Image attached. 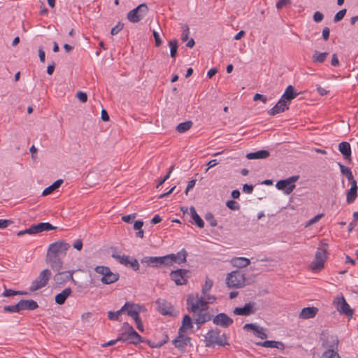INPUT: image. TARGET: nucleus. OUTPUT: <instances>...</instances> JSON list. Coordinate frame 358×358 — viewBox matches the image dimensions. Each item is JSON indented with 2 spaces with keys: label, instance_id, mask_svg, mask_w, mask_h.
<instances>
[{
  "label": "nucleus",
  "instance_id": "42",
  "mask_svg": "<svg viewBox=\"0 0 358 358\" xmlns=\"http://www.w3.org/2000/svg\"><path fill=\"white\" fill-rule=\"evenodd\" d=\"M169 45L170 47V56L172 58H175L177 55L178 50V41L176 39L171 40L169 42Z\"/></svg>",
  "mask_w": 358,
  "mask_h": 358
},
{
  "label": "nucleus",
  "instance_id": "36",
  "mask_svg": "<svg viewBox=\"0 0 358 358\" xmlns=\"http://www.w3.org/2000/svg\"><path fill=\"white\" fill-rule=\"evenodd\" d=\"M63 183V180L59 179L54 182L51 185L43 189L42 196H47L59 188Z\"/></svg>",
  "mask_w": 358,
  "mask_h": 358
},
{
  "label": "nucleus",
  "instance_id": "49",
  "mask_svg": "<svg viewBox=\"0 0 358 358\" xmlns=\"http://www.w3.org/2000/svg\"><path fill=\"white\" fill-rule=\"evenodd\" d=\"M226 206L231 210H238L240 209V205L234 200H229L226 203Z\"/></svg>",
  "mask_w": 358,
  "mask_h": 358
},
{
  "label": "nucleus",
  "instance_id": "62",
  "mask_svg": "<svg viewBox=\"0 0 358 358\" xmlns=\"http://www.w3.org/2000/svg\"><path fill=\"white\" fill-rule=\"evenodd\" d=\"M253 189L252 185L245 184L243 186V191L247 194H251L253 192Z\"/></svg>",
  "mask_w": 358,
  "mask_h": 358
},
{
  "label": "nucleus",
  "instance_id": "12",
  "mask_svg": "<svg viewBox=\"0 0 358 358\" xmlns=\"http://www.w3.org/2000/svg\"><path fill=\"white\" fill-rule=\"evenodd\" d=\"M189 270H171L170 277L177 285H185L189 278Z\"/></svg>",
  "mask_w": 358,
  "mask_h": 358
},
{
  "label": "nucleus",
  "instance_id": "47",
  "mask_svg": "<svg viewBox=\"0 0 358 358\" xmlns=\"http://www.w3.org/2000/svg\"><path fill=\"white\" fill-rule=\"evenodd\" d=\"M73 272H74V270H71V271H68V272L57 273L55 276V280H56L57 282H59L60 280H63V278H62L63 275H65L66 278H71Z\"/></svg>",
  "mask_w": 358,
  "mask_h": 358
},
{
  "label": "nucleus",
  "instance_id": "5",
  "mask_svg": "<svg viewBox=\"0 0 358 358\" xmlns=\"http://www.w3.org/2000/svg\"><path fill=\"white\" fill-rule=\"evenodd\" d=\"M206 345L208 347H214L215 345L224 346L227 343L224 334L220 335L216 330H210L205 336Z\"/></svg>",
  "mask_w": 358,
  "mask_h": 358
},
{
  "label": "nucleus",
  "instance_id": "7",
  "mask_svg": "<svg viewBox=\"0 0 358 358\" xmlns=\"http://www.w3.org/2000/svg\"><path fill=\"white\" fill-rule=\"evenodd\" d=\"M148 12V7L145 3H141L127 14V19L132 23H137L142 20Z\"/></svg>",
  "mask_w": 358,
  "mask_h": 358
},
{
  "label": "nucleus",
  "instance_id": "46",
  "mask_svg": "<svg viewBox=\"0 0 358 358\" xmlns=\"http://www.w3.org/2000/svg\"><path fill=\"white\" fill-rule=\"evenodd\" d=\"M204 217H205L206 220L209 222V224L211 227H216L217 225V222L215 219L214 215L212 213H210V212L207 213L205 215Z\"/></svg>",
  "mask_w": 358,
  "mask_h": 358
},
{
  "label": "nucleus",
  "instance_id": "51",
  "mask_svg": "<svg viewBox=\"0 0 358 358\" xmlns=\"http://www.w3.org/2000/svg\"><path fill=\"white\" fill-rule=\"evenodd\" d=\"M36 234V230H35V227H34V225H31L29 229H27L25 230H23V231H20L17 232V235L18 236H21L24 234Z\"/></svg>",
  "mask_w": 358,
  "mask_h": 358
},
{
  "label": "nucleus",
  "instance_id": "53",
  "mask_svg": "<svg viewBox=\"0 0 358 358\" xmlns=\"http://www.w3.org/2000/svg\"><path fill=\"white\" fill-rule=\"evenodd\" d=\"M346 13V9H342L339 10L334 16V22H338L343 19L345 17V15Z\"/></svg>",
  "mask_w": 358,
  "mask_h": 358
},
{
  "label": "nucleus",
  "instance_id": "52",
  "mask_svg": "<svg viewBox=\"0 0 358 358\" xmlns=\"http://www.w3.org/2000/svg\"><path fill=\"white\" fill-rule=\"evenodd\" d=\"M121 314L119 312V310L113 312V311H109L108 313V317L110 320H114L117 321L120 320V317Z\"/></svg>",
  "mask_w": 358,
  "mask_h": 358
},
{
  "label": "nucleus",
  "instance_id": "63",
  "mask_svg": "<svg viewBox=\"0 0 358 358\" xmlns=\"http://www.w3.org/2000/svg\"><path fill=\"white\" fill-rule=\"evenodd\" d=\"M331 64L333 66H338L340 65L339 60L338 59V56L336 53L332 55L331 60Z\"/></svg>",
  "mask_w": 358,
  "mask_h": 358
},
{
  "label": "nucleus",
  "instance_id": "35",
  "mask_svg": "<svg viewBox=\"0 0 358 358\" xmlns=\"http://www.w3.org/2000/svg\"><path fill=\"white\" fill-rule=\"evenodd\" d=\"M34 227L36 234L44 231H50L57 229L56 227L52 226L49 222H40L37 224H34Z\"/></svg>",
  "mask_w": 358,
  "mask_h": 358
},
{
  "label": "nucleus",
  "instance_id": "9",
  "mask_svg": "<svg viewBox=\"0 0 358 358\" xmlns=\"http://www.w3.org/2000/svg\"><path fill=\"white\" fill-rule=\"evenodd\" d=\"M50 275V270H43L38 277L31 282L29 287L30 292H35L45 287L48 284Z\"/></svg>",
  "mask_w": 358,
  "mask_h": 358
},
{
  "label": "nucleus",
  "instance_id": "54",
  "mask_svg": "<svg viewBox=\"0 0 358 358\" xmlns=\"http://www.w3.org/2000/svg\"><path fill=\"white\" fill-rule=\"evenodd\" d=\"M124 27V24L118 22L114 27L111 29L110 34L115 35L119 33Z\"/></svg>",
  "mask_w": 358,
  "mask_h": 358
},
{
  "label": "nucleus",
  "instance_id": "31",
  "mask_svg": "<svg viewBox=\"0 0 358 358\" xmlns=\"http://www.w3.org/2000/svg\"><path fill=\"white\" fill-rule=\"evenodd\" d=\"M270 153L268 150H261L255 152H250L246 155V157L248 159H266L268 157Z\"/></svg>",
  "mask_w": 358,
  "mask_h": 358
},
{
  "label": "nucleus",
  "instance_id": "17",
  "mask_svg": "<svg viewBox=\"0 0 358 358\" xmlns=\"http://www.w3.org/2000/svg\"><path fill=\"white\" fill-rule=\"evenodd\" d=\"M101 275V280L103 284L108 285L116 282L119 279L117 273L112 272L111 270H96Z\"/></svg>",
  "mask_w": 358,
  "mask_h": 358
},
{
  "label": "nucleus",
  "instance_id": "50",
  "mask_svg": "<svg viewBox=\"0 0 358 358\" xmlns=\"http://www.w3.org/2000/svg\"><path fill=\"white\" fill-rule=\"evenodd\" d=\"M189 35V29L188 25L185 24L182 26V32L181 34V39L182 41H186L188 40Z\"/></svg>",
  "mask_w": 358,
  "mask_h": 358
},
{
  "label": "nucleus",
  "instance_id": "8",
  "mask_svg": "<svg viewBox=\"0 0 358 358\" xmlns=\"http://www.w3.org/2000/svg\"><path fill=\"white\" fill-rule=\"evenodd\" d=\"M163 257L164 266H172L173 264H181L186 262L187 252L183 248L176 254L172 253Z\"/></svg>",
  "mask_w": 358,
  "mask_h": 358
},
{
  "label": "nucleus",
  "instance_id": "41",
  "mask_svg": "<svg viewBox=\"0 0 358 358\" xmlns=\"http://www.w3.org/2000/svg\"><path fill=\"white\" fill-rule=\"evenodd\" d=\"M357 196V189H350L346 194V201L348 204L355 201Z\"/></svg>",
  "mask_w": 358,
  "mask_h": 358
},
{
  "label": "nucleus",
  "instance_id": "38",
  "mask_svg": "<svg viewBox=\"0 0 358 358\" xmlns=\"http://www.w3.org/2000/svg\"><path fill=\"white\" fill-rule=\"evenodd\" d=\"M135 306L138 308H136V310H142L143 309H144V307L142 306H140V305H138V304H134V303H130V302H126L124 303V305L120 309L118 310L119 312L120 313V314L122 315V313L124 311H127V315H129V311L131 310V309H134L133 307Z\"/></svg>",
  "mask_w": 358,
  "mask_h": 358
},
{
  "label": "nucleus",
  "instance_id": "24",
  "mask_svg": "<svg viewBox=\"0 0 358 358\" xmlns=\"http://www.w3.org/2000/svg\"><path fill=\"white\" fill-rule=\"evenodd\" d=\"M318 308L316 307H306L301 310L299 317L303 320L313 318L317 313Z\"/></svg>",
  "mask_w": 358,
  "mask_h": 358
},
{
  "label": "nucleus",
  "instance_id": "60",
  "mask_svg": "<svg viewBox=\"0 0 358 358\" xmlns=\"http://www.w3.org/2000/svg\"><path fill=\"white\" fill-rule=\"evenodd\" d=\"M323 18L324 15L319 11H316L313 15V20L315 22H320Z\"/></svg>",
  "mask_w": 358,
  "mask_h": 358
},
{
  "label": "nucleus",
  "instance_id": "11",
  "mask_svg": "<svg viewBox=\"0 0 358 358\" xmlns=\"http://www.w3.org/2000/svg\"><path fill=\"white\" fill-rule=\"evenodd\" d=\"M327 259V245H323L317 248L315 253L314 266L311 268H322Z\"/></svg>",
  "mask_w": 358,
  "mask_h": 358
},
{
  "label": "nucleus",
  "instance_id": "57",
  "mask_svg": "<svg viewBox=\"0 0 358 358\" xmlns=\"http://www.w3.org/2000/svg\"><path fill=\"white\" fill-rule=\"evenodd\" d=\"M76 97L82 102L85 103L87 101V95L85 92L79 91L76 94Z\"/></svg>",
  "mask_w": 358,
  "mask_h": 358
},
{
  "label": "nucleus",
  "instance_id": "15",
  "mask_svg": "<svg viewBox=\"0 0 358 358\" xmlns=\"http://www.w3.org/2000/svg\"><path fill=\"white\" fill-rule=\"evenodd\" d=\"M330 338L331 341L329 344H323V345H325L327 348V350L322 354V357L324 358H333L337 351L338 345V337L331 336Z\"/></svg>",
  "mask_w": 358,
  "mask_h": 358
},
{
  "label": "nucleus",
  "instance_id": "3",
  "mask_svg": "<svg viewBox=\"0 0 358 358\" xmlns=\"http://www.w3.org/2000/svg\"><path fill=\"white\" fill-rule=\"evenodd\" d=\"M244 270H233L228 274L226 283L229 288H239L245 285V277Z\"/></svg>",
  "mask_w": 358,
  "mask_h": 358
},
{
  "label": "nucleus",
  "instance_id": "22",
  "mask_svg": "<svg viewBox=\"0 0 358 358\" xmlns=\"http://www.w3.org/2000/svg\"><path fill=\"white\" fill-rule=\"evenodd\" d=\"M62 257V256L47 252V262L52 268H62L63 265Z\"/></svg>",
  "mask_w": 358,
  "mask_h": 358
},
{
  "label": "nucleus",
  "instance_id": "14",
  "mask_svg": "<svg viewBox=\"0 0 358 358\" xmlns=\"http://www.w3.org/2000/svg\"><path fill=\"white\" fill-rule=\"evenodd\" d=\"M112 257L115 258L117 261L124 266H131L133 268H139V263L138 260L133 257H130L128 255L121 256L120 255H113Z\"/></svg>",
  "mask_w": 358,
  "mask_h": 358
},
{
  "label": "nucleus",
  "instance_id": "45",
  "mask_svg": "<svg viewBox=\"0 0 358 358\" xmlns=\"http://www.w3.org/2000/svg\"><path fill=\"white\" fill-rule=\"evenodd\" d=\"M3 312L5 313H20V306L19 303H16L15 305H11V306H5L3 307Z\"/></svg>",
  "mask_w": 358,
  "mask_h": 358
},
{
  "label": "nucleus",
  "instance_id": "18",
  "mask_svg": "<svg viewBox=\"0 0 358 358\" xmlns=\"http://www.w3.org/2000/svg\"><path fill=\"white\" fill-rule=\"evenodd\" d=\"M141 263L148 267H159L164 266V257H144Z\"/></svg>",
  "mask_w": 358,
  "mask_h": 358
},
{
  "label": "nucleus",
  "instance_id": "26",
  "mask_svg": "<svg viewBox=\"0 0 358 358\" xmlns=\"http://www.w3.org/2000/svg\"><path fill=\"white\" fill-rule=\"evenodd\" d=\"M338 150L345 159L351 162V146L348 142L343 141L340 143Z\"/></svg>",
  "mask_w": 358,
  "mask_h": 358
},
{
  "label": "nucleus",
  "instance_id": "59",
  "mask_svg": "<svg viewBox=\"0 0 358 358\" xmlns=\"http://www.w3.org/2000/svg\"><path fill=\"white\" fill-rule=\"evenodd\" d=\"M253 100L255 101L261 100L264 103H266L268 99L266 96L257 93L253 96Z\"/></svg>",
  "mask_w": 358,
  "mask_h": 358
},
{
  "label": "nucleus",
  "instance_id": "21",
  "mask_svg": "<svg viewBox=\"0 0 358 358\" xmlns=\"http://www.w3.org/2000/svg\"><path fill=\"white\" fill-rule=\"evenodd\" d=\"M159 312L163 315H171L173 312L172 306L164 299H158L156 301Z\"/></svg>",
  "mask_w": 358,
  "mask_h": 358
},
{
  "label": "nucleus",
  "instance_id": "25",
  "mask_svg": "<svg viewBox=\"0 0 358 358\" xmlns=\"http://www.w3.org/2000/svg\"><path fill=\"white\" fill-rule=\"evenodd\" d=\"M256 345L264 348H277L282 351L285 349V345L281 341H265L262 342H257Z\"/></svg>",
  "mask_w": 358,
  "mask_h": 358
},
{
  "label": "nucleus",
  "instance_id": "19",
  "mask_svg": "<svg viewBox=\"0 0 358 358\" xmlns=\"http://www.w3.org/2000/svg\"><path fill=\"white\" fill-rule=\"evenodd\" d=\"M288 109L289 106L286 101L280 98L278 103L268 111V114L270 116H274L278 113H283Z\"/></svg>",
  "mask_w": 358,
  "mask_h": 358
},
{
  "label": "nucleus",
  "instance_id": "28",
  "mask_svg": "<svg viewBox=\"0 0 358 358\" xmlns=\"http://www.w3.org/2000/svg\"><path fill=\"white\" fill-rule=\"evenodd\" d=\"M18 303L20 306V311L23 310H33L38 307L37 302L32 299H22L18 302Z\"/></svg>",
  "mask_w": 358,
  "mask_h": 358
},
{
  "label": "nucleus",
  "instance_id": "37",
  "mask_svg": "<svg viewBox=\"0 0 358 358\" xmlns=\"http://www.w3.org/2000/svg\"><path fill=\"white\" fill-rule=\"evenodd\" d=\"M190 213H191V215H192V217L194 220V223L197 225V227H199V228H203V227H204V222L201 218V217L198 215V213H196L194 207L192 206L190 208Z\"/></svg>",
  "mask_w": 358,
  "mask_h": 358
},
{
  "label": "nucleus",
  "instance_id": "6",
  "mask_svg": "<svg viewBox=\"0 0 358 358\" xmlns=\"http://www.w3.org/2000/svg\"><path fill=\"white\" fill-rule=\"evenodd\" d=\"M299 178V176H292L287 179L278 180L276 182L275 187L278 189L282 190L284 194L288 195L291 194L296 188V185L294 183Z\"/></svg>",
  "mask_w": 358,
  "mask_h": 358
},
{
  "label": "nucleus",
  "instance_id": "43",
  "mask_svg": "<svg viewBox=\"0 0 358 358\" xmlns=\"http://www.w3.org/2000/svg\"><path fill=\"white\" fill-rule=\"evenodd\" d=\"M200 296L202 297L203 300L206 301L208 306L209 304L213 303L217 299L216 296L215 295L210 294L209 292H206L204 294L201 293Z\"/></svg>",
  "mask_w": 358,
  "mask_h": 358
},
{
  "label": "nucleus",
  "instance_id": "2",
  "mask_svg": "<svg viewBox=\"0 0 358 358\" xmlns=\"http://www.w3.org/2000/svg\"><path fill=\"white\" fill-rule=\"evenodd\" d=\"M117 340L135 345L143 341V338L128 322L123 323Z\"/></svg>",
  "mask_w": 358,
  "mask_h": 358
},
{
  "label": "nucleus",
  "instance_id": "33",
  "mask_svg": "<svg viewBox=\"0 0 358 358\" xmlns=\"http://www.w3.org/2000/svg\"><path fill=\"white\" fill-rule=\"evenodd\" d=\"M328 55V52H320L315 50L312 56V61L315 64H322L325 62Z\"/></svg>",
  "mask_w": 358,
  "mask_h": 358
},
{
  "label": "nucleus",
  "instance_id": "55",
  "mask_svg": "<svg viewBox=\"0 0 358 358\" xmlns=\"http://www.w3.org/2000/svg\"><path fill=\"white\" fill-rule=\"evenodd\" d=\"M291 0H279L276 3L277 9H282L283 7L291 5Z\"/></svg>",
  "mask_w": 358,
  "mask_h": 358
},
{
  "label": "nucleus",
  "instance_id": "32",
  "mask_svg": "<svg viewBox=\"0 0 358 358\" xmlns=\"http://www.w3.org/2000/svg\"><path fill=\"white\" fill-rule=\"evenodd\" d=\"M192 328L193 324L191 317L188 315H185L182 321V326L179 328L178 331L186 333L188 330H190Z\"/></svg>",
  "mask_w": 358,
  "mask_h": 358
},
{
  "label": "nucleus",
  "instance_id": "34",
  "mask_svg": "<svg viewBox=\"0 0 358 358\" xmlns=\"http://www.w3.org/2000/svg\"><path fill=\"white\" fill-rule=\"evenodd\" d=\"M297 94H298L297 93L294 92V87L292 85H289L286 88V90H285L284 94H282V96H281V98L282 99H285V101L287 100V101H290L292 99H294V98H296Z\"/></svg>",
  "mask_w": 358,
  "mask_h": 358
},
{
  "label": "nucleus",
  "instance_id": "27",
  "mask_svg": "<svg viewBox=\"0 0 358 358\" xmlns=\"http://www.w3.org/2000/svg\"><path fill=\"white\" fill-rule=\"evenodd\" d=\"M134 309H131L129 311V316L131 317L135 322H136V328L141 332H143L144 331V327H143V325L142 324V322H141V320L139 317V313L142 311V310H136V307L134 306L133 307Z\"/></svg>",
  "mask_w": 358,
  "mask_h": 358
},
{
  "label": "nucleus",
  "instance_id": "40",
  "mask_svg": "<svg viewBox=\"0 0 358 358\" xmlns=\"http://www.w3.org/2000/svg\"><path fill=\"white\" fill-rule=\"evenodd\" d=\"M338 166L340 167L341 173L345 175L348 180H352L354 176L350 169L344 166L341 163H338Z\"/></svg>",
  "mask_w": 358,
  "mask_h": 358
},
{
  "label": "nucleus",
  "instance_id": "48",
  "mask_svg": "<svg viewBox=\"0 0 358 358\" xmlns=\"http://www.w3.org/2000/svg\"><path fill=\"white\" fill-rule=\"evenodd\" d=\"M173 169H174V166L172 165L169 168L168 173L164 176V177L159 180V182L156 186L157 188H159L166 180H167L169 178L170 175L172 173V171H173Z\"/></svg>",
  "mask_w": 358,
  "mask_h": 358
},
{
  "label": "nucleus",
  "instance_id": "4",
  "mask_svg": "<svg viewBox=\"0 0 358 358\" xmlns=\"http://www.w3.org/2000/svg\"><path fill=\"white\" fill-rule=\"evenodd\" d=\"M333 304L341 315H344L349 318L352 317L354 310L347 303L342 294H338L334 298Z\"/></svg>",
  "mask_w": 358,
  "mask_h": 358
},
{
  "label": "nucleus",
  "instance_id": "56",
  "mask_svg": "<svg viewBox=\"0 0 358 358\" xmlns=\"http://www.w3.org/2000/svg\"><path fill=\"white\" fill-rule=\"evenodd\" d=\"M324 216V214L322 213V214H318L317 215H315L314 217H313L312 219H310L308 222L307 224H306V227H309L316 222H317L322 217Z\"/></svg>",
  "mask_w": 358,
  "mask_h": 358
},
{
  "label": "nucleus",
  "instance_id": "44",
  "mask_svg": "<svg viewBox=\"0 0 358 358\" xmlns=\"http://www.w3.org/2000/svg\"><path fill=\"white\" fill-rule=\"evenodd\" d=\"M213 285V280L210 279L209 278H206L205 280L204 285H202L201 287V292L202 294L206 293V292H209Z\"/></svg>",
  "mask_w": 358,
  "mask_h": 358
},
{
  "label": "nucleus",
  "instance_id": "29",
  "mask_svg": "<svg viewBox=\"0 0 358 358\" xmlns=\"http://www.w3.org/2000/svg\"><path fill=\"white\" fill-rule=\"evenodd\" d=\"M231 264L236 268H244L250 264V260L245 257H234L231 260Z\"/></svg>",
  "mask_w": 358,
  "mask_h": 358
},
{
  "label": "nucleus",
  "instance_id": "61",
  "mask_svg": "<svg viewBox=\"0 0 358 358\" xmlns=\"http://www.w3.org/2000/svg\"><path fill=\"white\" fill-rule=\"evenodd\" d=\"M196 181V179H192V180H191L190 181L188 182V184L187 185L186 189L185 191V193L186 195H187L188 194V192L194 187Z\"/></svg>",
  "mask_w": 358,
  "mask_h": 358
},
{
  "label": "nucleus",
  "instance_id": "20",
  "mask_svg": "<svg viewBox=\"0 0 358 358\" xmlns=\"http://www.w3.org/2000/svg\"><path fill=\"white\" fill-rule=\"evenodd\" d=\"M233 322V320L225 313H220L213 318V323L222 327H229Z\"/></svg>",
  "mask_w": 358,
  "mask_h": 358
},
{
  "label": "nucleus",
  "instance_id": "39",
  "mask_svg": "<svg viewBox=\"0 0 358 358\" xmlns=\"http://www.w3.org/2000/svg\"><path fill=\"white\" fill-rule=\"evenodd\" d=\"M192 124L193 123L192 121H185L184 122H181L176 127V130L179 133H184L192 127Z\"/></svg>",
  "mask_w": 358,
  "mask_h": 358
},
{
  "label": "nucleus",
  "instance_id": "30",
  "mask_svg": "<svg viewBox=\"0 0 358 358\" xmlns=\"http://www.w3.org/2000/svg\"><path fill=\"white\" fill-rule=\"evenodd\" d=\"M72 290L70 287L65 288L55 296V303L58 305L64 303L66 299L71 295Z\"/></svg>",
  "mask_w": 358,
  "mask_h": 358
},
{
  "label": "nucleus",
  "instance_id": "16",
  "mask_svg": "<svg viewBox=\"0 0 358 358\" xmlns=\"http://www.w3.org/2000/svg\"><path fill=\"white\" fill-rule=\"evenodd\" d=\"M256 310L255 303L248 302L246 303L243 307L235 308L233 312L236 315L248 316L254 314Z\"/></svg>",
  "mask_w": 358,
  "mask_h": 358
},
{
  "label": "nucleus",
  "instance_id": "13",
  "mask_svg": "<svg viewBox=\"0 0 358 358\" xmlns=\"http://www.w3.org/2000/svg\"><path fill=\"white\" fill-rule=\"evenodd\" d=\"M244 330H251L253 334L261 339H266L267 338V334L266 329L260 327L257 323H248L243 326Z\"/></svg>",
  "mask_w": 358,
  "mask_h": 358
},
{
  "label": "nucleus",
  "instance_id": "23",
  "mask_svg": "<svg viewBox=\"0 0 358 358\" xmlns=\"http://www.w3.org/2000/svg\"><path fill=\"white\" fill-rule=\"evenodd\" d=\"M189 340L190 338L185 336V333L178 331V336L173 341V343L176 348L182 349L187 345Z\"/></svg>",
  "mask_w": 358,
  "mask_h": 358
},
{
  "label": "nucleus",
  "instance_id": "1",
  "mask_svg": "<svg viewBox=\"0 0 358 358\" xmlns=\"http://www.w3.org/2000/svg\"><path fill=\"white\" fill-rule=\"evenodd\" d=\"M208 306L205 300L198 294H191L187 297V308L193 313L195 322L198 324L211 320L208 312Z\"/></svg>",
  "mask_w": 358,
  "mask_h": 358
},
{
  "label": "nucleus",
  "instance_id": "58",
  "mask_svg": "<svg viewBox=\"0 0 358 358\" xmlns=\"http://www.w3.org/2000/svg\"><path fill=\"white\" fill-rule=\"evenodd\" d=\"M152 35L155 38L156 47H159L162 43V41L159 36V34H158V32H157L156 31L154 30L152 32Z\"/></svg>",
  "mask_w": 358,
  "mask_h": 358
},
{
  "label": "nucleus",
  "instance_id": "64",
  "mask_svg": "<svg viewBox=\"0 0 358 358\" xmlns=\"http://www.w3.org/2000/svg\"><path fill=\"white\" fill-rule=\"evenodd\" d=\"M73 247L78 250H81L83 248L82 240L81 239L76 240L75 242L73 243Z\"/></svg>",
  "mask_w": 358,
  "mask_h": 358
},
{
  "label": "nucleus",
  "instance_id": "10",
  "mask_svg": "<svg viewBox=\"0 0 358 358\" xmlns=\"http://www.w3.org/2000/svg\"><path fill=\"white\" fill-rule=\"evenodd\" d=\"M70 245L64 241H58L51 243L48 250V253L64 257Z\"/></svg>",
  "mask_w": 358,
  "mask_h": 358
}]
</instances>
